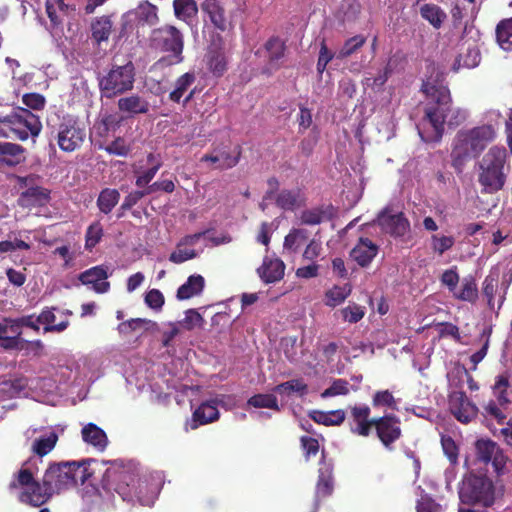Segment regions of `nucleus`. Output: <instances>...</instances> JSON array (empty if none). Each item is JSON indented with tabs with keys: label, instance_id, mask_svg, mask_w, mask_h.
<instances>
[{
	"label": "nucleus",
	"instance_id": "obj_1",
	"mask_svg": "<svg viewBox=\"0 0 512 512\" xmlns=\"http://www.w3.org/2000/svg\"><path fill=\"white\" fill-rule=\"evenodd\" d=\"M429 75L422 81L420 91L428 102L424 109L423 120L432 127L431 133L419 131L424 142H439L444 134V125L457 127L467 119V111L452 106V97L445 84V74L434 64L427 66Z\"/></svg>",
	"mask_w": 512,
	"mask_h": 512
},
{
	"label": "nucleus",
	"instance_id": "obj_2",
	"mask_svg": "<svg viewBox=\"0 0 512 512\" xmlns=\"http://www.w3.org/2000/svg\"><path fill=\"white\" fill-rule=\"evenodd\" d=\"M109 489L114 490L124 501L142 506H151L156 498L154 489L147 481L138 478V469L133 462L115 460L105 472Z\"/></svg>",
	"mask_w": 512,
	"mask_h": 512
},
{
	"label": "nucleus",
	"instance_id": "obj_3",
	"mask_svg": "<svg viewBox=\"0 0 512 512\" xmlns=\"http://www.w3.org/2000/svg\"><path fill=\"white\" fill-rule=\"evenodd\" d=\"M495 136V128L490 124L459 130L452 143L450 154L452 166L461 169L467 161L477 158Z\"/></svg>",
	"mask_w": 512,
	"mask_h": 512
},
{
	"label": "nucleus",
	"instance_id": "obj_4",
	"mask_svg": "<svg viewBox=\"0 0 512 512\" xmlns=\"http://www.w3.org/2000/svg\"><path fill=\"white\" fill-rule=\"evenodd\" d=\"M93 461L92 459H84L82 461L51 463L44 473L46 484L49 489L52 487L55 493L78 484L83 485L92 476L88 466Z\"/></svg>",
	"mask_w": 512,
	"mask_h": 512
},
{
	"label": "nucleus",
	"instance_id": "obj_5",
	"mask_svg": "<svg viewBox=\"0 0 512 512\" xmlns=\"http://www.w3.org/2000/svg\"><path fill=\"white\" fill-rule=\"evenodd\" d=\"M506 161L505 148L493 146L484 155L478 173L482 194H495L503 189L509 170V167H506Z\"/></svg>",
	"mask_w": 512,
	"mask_h": 512
},
{
	"label": "nucleus",
	"instance_id": "obj_6",
	"mask_svg": "<svg viewBox=\"0 0 512 512\" xmlns=\"http://www.w3.org/2000/svg\"><path fill=\"white\" fill-rule=\"evenodd\" d=\"M42 129L40 118L26 108L0 118V137L25 141L29 135L36 137Z\"/></svg>",
	"mask_w": 512,
	"mask_h": 512
},
{
	"label": "nucleus",
	"instance_id": "obj_7",
	"mask_svg": "<svg viewBox=\"0 0 512 512\" xmlns=\"http://www.w3.org/2000/svg\"><path fill=\"white\" fill-rule=\"evenodd\" d=\"M19 487L23 488L19 494V501L31 505L33 507H40L52 497L55 493L54 490L46 484V477L43 475L42 483L35 480L33 473L28 468L22 467L15 479L10 482L9 489L15 490Z\"/></svg>",
	"mask_w": 512,
	"mask_h": 512
},
{
	"label": "nucleus",
	"instance_id": "obj_8",
	"mask_svg": "<svg viewBox=\"0 0 512 512\" xmlns=\"http://www.w3.org/2000/svg\"><path fill=\"white\" fill-rule=\"evenodd\" d=\"M135 82V67L129 61L124 65H113L107 73L98 78L102 97L113 99L131 91Z\"/></svg>",
	"mask_w": 512,
	"mask_h": 512
},
{
	"label": "nucleus",
	"instance_id": "obj_9",
	"mask_svg": "<svg viewBox=\"0 0 512 512\" xmlns=\"http://www.w3.org/2000/svg\"><path fill=\"white\" fill-rule=\"evenodd\" d=\"M152 46L161 52L169 53L167 61L169 65L178 64L183 61L184 39L182 33L172 25H164L155 29L151 37Z\"/></svg>",
	"mask_w": 512,
	"mask_h": 512
},
{
	"label": "nucleus",
	"instance_id": "obj_10",
	"mask_svg": "<svg viewBox=\"0 0 512 512\" xmlns=\"http://www.w3.org/2000/svg\"><path fill=\"white\" fill-rule=\"evenodd\" d=\"M459 497L466 504H481L490 507L495 502V489L492 481L485 477L473 476L463 482Z\"/></svg>",
	"mask_w": 512,
	"mask_h": 512
},
{
	"label": "nucleus",
	"instance_id": "obj_11",
	"mask_svg": "<svg viewBox=\"0 0 512 512\" xmlns=\"http://www.w3.org/2000/svg\"><path fill=\"white\" fill-rule=\"evenodd\" d=\"M86 137L85 128L75 119L64 118L59 124L57 143L59 148L65 152H73L79 149Z\"/></svg>",
	"mask_w": 512,
	"mask_h": 512
},
{
	"label": "nucleus",
	"instance_id": "obj_12",
	"mask_svg": "<svg viewBox=\"0 0 512 512\" xmlns=\"http://www.w3.org/2000/svg\"><path fill=\"white\" fill-rule=\"evenodd\" d=\"M401 421L395 414H384L380 417H374L376 435L383 446L391 451L393 444L402 436Z\"/></svg>",
	"mask_w": 512,
	"mask_h": 512
},
{
	"label": "nucleus",
	"instance_id": "obj_13",
	"mask_svg": "<svg viewBox=\"0 0 512 512\" xmlns=\"http://www.w3.org/2000/svg\"><path fill=\"white\" fill-rule=\"evenodd\" d=\"M241 155L242 148L240 146L231 148L230 145L219 144L213 146L211 152L204 154L200 161L214 164V169L228 170L239 163Z\"/></svg>",
	"mask_w": 512,
	"mask_h": 512
},
{
	"label": "nucleus",
	"instance_id": "obj_14",
	"mask_svg": "<svg viewBox=\"0 0 512 512\" xmlns=\"http://www.w3.org/2000/svg\"><path fill=\"white\" fill-rule=\"evenodd\" d=\"M377 224L382 231L393 237H403L410 229V223L404 213H393L389 206L378 213Z\"/></svg>",
	"mask_w": 512,
	"mask_h": 512
},
{
	"label": "nucleus",
	"instance_id": "obj_15",
	"mask_svg": "<svg viewBox=\"0 0 512 512\" xmlns=\"http://www.w3.org/2000/svg\"><path fill=\"white\" fill-rule=\"evenodd\" d=\"M348 409L351 419L350 431L355 435L368 437L374 425L370 407L366 404H355L349 406Z\"/></svg>",
	"mask_w": 512,
	"mask_h": 512
},
{
	"label": "nucleus",
	"instance_id": "obj_16",
	"mask_svg": "<svg viewBox=\"0 0 512 512\" xmlns=\"http://www.w3.org/2000/svg\"><path fill=\"white\" fill-rule=\"evenodd\" d=\"M450 410L454 417L461 423L467 424L477 417L479 408L465 394L455 392L450 398Z\"/></svg>",
	"mask_w": 512,
	"mask_h": 512
},
{
	"label": "nucleus",
	"instance_id": "obj_17",
	"mask_svg": "<svg viewBox=\"0 0 512 512\" xmlns=\"http://www.w3.org/2000/svg\"><path fill=\"white\" fill-rule=\"evenodd\" d=\"M108 277V267L105 265H97L81 272L78 275V280L82 285H91L94 292L103 294L110 289V283L107 281Z\"/></svg>",
	"mask_w": 512,
	"mask_h": 512
},
{
	"label": "nucleus",
	"instance_id": "obj_18",
	"mask_svg": "<svg viewBox=\"0 0 512 512\" xmlns=\"http://www.w3.org/2000/svg\"><path fill=\"white\" fill-rule=\"evenodd\" d=\"M286 46L279 37L269 38L263 46L264 57L267 59V67L264 73L270 74L272 70H278L281 66L280 61L285 56Z\"/></svg>",
	"mask_w": 512,
	"mask_h": 512
},
{
	"label": "nucleus",
	"instance_id": "obj_19",
	"mask_svg": "<svg viewBox=\"0 0 512 512\" xmlns=\"http://www.w3.org/2000/svg\"><path fill=\"white\" fill-rule=\"evenodd\" d=\"M117 107L120 112L126 114L128 117L147 114L150 111V103L148 100L135 93L119 98Z\"/></svg>",
	"mask_w": 512,
	"mask_h": 512
},
{
	"label": "nucleus",
	"instance_id": "obj_20",
	"mask_svg": "<svg viewBox=\"0 0 512 512\" xmlns=\"http://www.w3.org/2000/svg\"><path fill=\"white\" fill-rule=\"evenodd\" d=\"M285 272V264L279 258L264 257L262 265L257 269L260 279L266 283H275L280 281Z\"/></svg>",
	"mask_w": 512,
	"mask_h": 512
},
{
	"label": "nucleus",
	"instance_id": "obj_21",
	"mask_svg": "<svg viewBox=\"0 0 512 512\" xmlns=\"http://www.w3.org/2000/svg\"><path fill=\"white\" fill-rule=\"evenodd\" d=\"M378 253V246L368 238H360L350 257L361 267L368 266Z\"/></svg>",
	"mask_w": 512,
	"mask_h": 512
},
{
	"label": "nucleus",
	"instance_id": "obj_22",
	"mask_svg": "<svg viewBox=\"0 0 512 512\" xmlns=\"http://www.w3.org/2000/svg\"><path fill=\"white\" fill-rule=\"evenodd\" d=\"M219 419V410L215 401H206L199 405L192 414L191 429L212 423Z\"/></svg>",
	"mask_w": 512,
	"mask_h": 512
},
{
	"label": "nucleus",
	"instance_id": "obj_23",
	"mask_svg": "<svg viewBox=\"0 0 512 512\" xmlns=\"http://www.w3.org/2000/svg\"><path fill=\"white\" fill-rule=\"evenodd\" d=\"M50 201V190L41 186H31L20 194L19 203L23 207H42Z\"/></svg>",
	"mask_w": 512,
	"mask_h": 512
},
{
	"label": "nucleus",
	"instance_id": "obj_24",
	"mask_svg": "<svg viewBox=\"0 0 512 512\" xmlns=\"http://www.w3.org/2000/svg\"><path fill=\"white\" fill-rule=\"evenodd\" d=\"M275 204L284 211H294L305 205V197L299 188L283 189L276 195Z\"/></svg>",
	"mask_w": 512,
	"mask_h": 512
},
{
	"label": "nucleus",
	"instance_id": "obj_25",
	"mask_svg": "<svg viewBox=\"0 0 512 512\" xmlns=\"http://www.w3.org/2000/svg\"><path fill=\"white\" fill-rule=\"evenodd\" d=\"M205 288V279L200 274L190 275L186 282L182 284L176 293V298L180 301L188 300L200 296Z\"/></svg>",
	"mask_w": 512,
	"mask_h": 512
},
{
	"label": "nucleus",
	"instance_id": "obj_26",
	"mask_svg": "<svg viewBox=\"0 0 512 512\" xmlns=\"http://www.w3.org/2000/svg\"><path fill=\"white\" fill-rule=\"evenodd\" d=\"M25 149L23 146L11 142L0 141V163L8 167H15L22 163Z\"/></svg>",
	"mask_w": 512,
	"mask_h": 512
},
{
	"label": "nucleus",
	"instance_id": "obj_27",
	"mask_svg": "<svg viewBox=\"0 0 512 512\" xmlns=\"http://www.w3.org/2000/svg\"><path fill=\"white\" fill-rule=\"evenodd\" d=\"M510 406L501 404L493 399L482 405L481 414L486 420L495 421L499 425H507Z\"/></svg>",
	"mask_w": 512,
	"mask_h": 512
},
{
	"label": "nucleus",
	"instance_id": "obj_28",
	"mask_svg": "<svg viewBox=\"0 0 512 512\" xmlns=\"http://www.w3.org/2000/svg\"><path fill=\"white\" fill-rule=\"evenodd\" d=\"M510 373L508 371H504L494 378V383L491 386V391L494 396L495 401L501 404H506L511 406L512 400L509 397V387H510Z\"/></svg>",
	"mask_w": 512,
	"mask_h": 512
},
{
	"label": "nucleus",
	"instance_id": "obj_29",
	"mask_svg": "<svg viewBox=\"0 0 512 512\" xmlns=\"http://www.w3.org/2000/svg\"><path fill=\"white\" fill-rule=\"evenodd\" d=\"M81 434L84 442L94 446L100 451H103L108 444L106 433L94 423L86 424L82 428Z\"/></svg>",
	"mask_w": 512,
	"mask_h": 512
},
{
	"label": "nucleus",
	"instance_id": "obj_30",
	"mask_svg": "<svg viewBox=\"0 0 512 512\" xmlns=\"http://www.w3.org/2000/svg\"><path fill=\"white\" fill-rule=\"evenodd\" d=\"M453 296L461 301L469 303H476L479 297L476 279L473 275L465 276L461 281V286L458 291L453 292Z\"/></svg>",
	"mask_w": 512,
	"mask_h": 512
},
{
	"label": "nucleus",
	"instance_id": "obj_31",
	"mask_svg": "<svg viewBox=\"0 0 512 512\" xmlns=\"http://www.w3.org/2000/svg\"><path fill=\"white\" fill-rule=\"evenodd\" d=\"M204 13L207 14L210 22L219 30L225 31L227 27L224 9L217 0L204 1L201 5Z\"/></svg>",
	"mask_w": 512,
	"mask_h": 512
},
{
	"label": "nucleus",
	"instance_id": "obj_32",
	"mask_svg": "<svg viewBox=\"0 0 512 512\" xmlns=\"http://www.w3.org/2000/svg\"><path fill=\"white\" fill-rule=\"evenodd\" d=\"M308 415L317 424H322L325 426H339L345 421L346 418L345 411L342 409L328 412L312 410Z\"/></svg>",
	"mask_w": 512,
	"mask_h": 512
},
{
	"label": "nucleus",
	"instance_id": "obj_33",
	"mask_svg": "<svg viewBox=\"0 0 512 512\" xmlns=\"http://www.w3.org/2000/svg\"><path fill=\"white\" fill-rule=\"evenodd\" d=\"M157 10L155 5L148 1H143L135 8L133 14L138 24L153 26L159 20Z\"/></svg>",
	"mask_w": 512,
	"mask_h": 512
},
{
	"label": "nucleus",
	"instance_id": "obj_34",
	"mask_svg": "<svg viewBox=\"0 0 512 512\" xmlns=\"http://www.w3.org/2000/svg\"><path fill=\"white\" fill-rule=\"evenodd\" d=\"M196 76L193 72H186L175 81V88L169 93V100L174 103H180L185 93L195 82Z\"/></svg>",
	"mask_w": 512,
	"mask_h": 512
},
{
	"label": "nucleus",
	"instance_id": "obj_35",
	"mask_svg": "<svg viewBox=\"0 0 512 512\" xmlns=\"http://www.w3.org/2000/svg\"><path fill=\"white\" fill-rule=\"evenodd\" d=\"M420 14L423 19L428 21L435 29L441 28L447 18L446 13L436 4H424L420 8Z\"/></svg>",
	"mask_w": 512,
	"mask_h": 512
},
{
	"label": "nucleus",
	"instance_id": "obj_36",
	"mask_svg": "<svg viewBox=\"0 0 512 512\" xmlns=\"http://www.w3.org/2000/svg\"><path fill=\"white\" fill-rule=\"evenodd\" d=\"M496 40L506 51H512V18L501 20L496 26Z\"/></svg>",
	"mask_w": 512,
	"mask_h": 512
},
{
	"label": "nucleus",
	"instance_id": "obj_37",
	"mask_svg": "<svg viewBox=\"0 0 512 512\" xmlns=\"http://www.w3.org/2000/svg\"><path fill=\"white\" fill-rule=\"evenodd\" d=\"M120 200V193L117 189H103L97 199V206L104 214H109Z\"/></svg>",
	"mask_w": 512,
	"mask_h": 512
},
{
	"label": "nucleus",
	"instance_id": "obj_38",
	"mask_svg": "<svg viewBox=\"0 0 512 512\" xmlns=\"http://www.w3.org/2000/svg\"><path fill=\"white\" fill-rule=\"evenodd\" d=\"M275 393L290 396L292 393H297L299 396H304L308 392V386L303 379H292L276 385L273 388Z\"/></svg>",
	"mask_w": 512,
	"mask_h": 512
},
{
	"label": "nucleus",
	"instance_id": "obj_39",
	"mask_svg": "<svg viewBox=\"0 0 512 512\" xmlns=\"http://www.w3.org/2000/svg\"><path fill=\"white\" fill-rule=\"evenodd\" d=\"M498 445L490 439H479L475 443L476 458L478 461L488 464L497 453Z\"/></svg>",
	"mask_w": 512,
	"mask_h": 512
},
{
	"label": "nucleus",
	"instance_id": "obj_40",
	"mask_svg": "<svg viewBox=\"0 0 512 512\" xmlns=\"http://www.w3.org/2000/svg\"><path fill=\"white\" fill-rule=\"evenodd\" d=\"M173 8L175 16L183 21L192 19L198 12V7L194 0H174Z\"/></svg>",
	"mask_w": 512,
	"mask_h": 512
},
{
	"label": "nucleus",
	"instance_id": "obj_41",
	"mask_svg": "<svg viewBox=\"0 0 512 512\" xmlns=\"http://www.w3.org/2000/svg\"><path fill=\"white\" fill-rule=\"evenodd\" d=\"M308 239V231L301 228H293L285 236L283 248L292 253L297 252L303 242Z\"/></svg>",
	"mask_w": 512,
	"mask_h": 512
},
{
	"label": "nucleus",
	"instance_id": "obj_42",
	"mask_svg": "<svg viewBox=\"0 0 512 512\" xmlns=\"http://www.w3.org/2000/svg\"><path fill=\"white\" fill-rule=\"evenodd\" d=\"M351 288L348 285L344 286H333L325 293V304L329 307H336L343 303L346 298L350 295Z\"/></svg>",
	"mask_w": 512,
	"mask_h": 512
},
{
	"label": "nucleus",
	"instance_id": "obj_43",
	"mask_svg": "<svg viewBox=\"0 0 512 512\" xmlns=\"http://www.w3.org/2000/svg\"><path fill=\"white\" fill-rule=\"evenodd\" d=\"M57 440L58 436L55 432H51L47 436H41L35 439L32 446V451L36 455L43 457L53 450L57 443Z\"/></svg>",
	"mask_w": 512,
	"mask_h": 512
},
{
	"label": "nucleus",
	"instance_id": "obj_44",
	"mask_svg": "<svg viewBox=\"0 0 512 512\" xmlns=\"http://www.w3.org/2000/svg\"><path fill=\"white\" fill-rule=\"evenodd\" d=\"M112 31V22L108 17H101L92 23V37L97 43L107 41Z\"/></svg>",
	"mask_w": 512,
	"mask_h": 512
},
{
	"label": "nucleus",
	"instance_id": "obj_45",
	"mask_svg": "<svg viewBox=\"0 0 512 512\" xmlns=\"http://www.w3.org/2000/svg\"><path fill=\"white\" fill-rule=\"evenodd\" d=\"M499 282L498 271H491L482 283V294L487 298V304L492 309L494 307V297Z\"/></svg>",
	"mask_w": 512,
	"mask_h": 512
},
{
	"label": "nucleus",
	"instance_id": "obj_46",
	"mask_svg": "<svg viewBox=\"0 0 512 512\" xmlns=\"http://www.w3.org/2000/svg\"><path fill=\"white\" fill-rule=\"evenodd\" d=\"M372 406L374 408L398 410L397 401L389 390L376 391L372 396Z\"/></svg>",
	"mask_w": 512,
	"mask_h": 512
},
{
	"label": "nucleus",
	"instance_id": "obj_47",
	"mask_svg": "<svg viewBox=\"0 0 512 512\" xmlns=\"http://www.w3.org/2000/svg\"><path fill=\"white\" fill-rule=\"evenodd\" d=\"M249 406L255 408H269L273 409L277 412L280 411V407L278 405V401L275 395L273 394H256L250 397L247 401Z\"/></svg>",
	"mask_w": 512,
	"mask_h": 512
},
{
	"label": "nucleus",
	"instance_id": "obj_48",
	"mask_svg": "<svg viewBox=\"0 0 512 512\" xmlns=\"http://www.w3.org/2000/svg\"><path fill=\"white\" fill-rule=\"evenodd\" d=\"M366 43V37L363 35H355L347 39L338 53V58L344 59L350 57L357 52Z\"/></svg>",
	"mask_w": 512,
	"mask_h": 512
},
{
	"label": "nucleus",
	"instance_id": "obj_49",
	"mask_svg": "<svg viewBox=\"0 0 512 512\" xmlns=\"http://www.w3.org/2000/svg\"><path fill=\"white\" fill-rule=\"evenodd\" d=\"M103 226L99 221L88 226L85 234V249L91 251L102 239Z\"/></svg>",
	"mask_w": 512,
	"mask_h": 512
},
{
	"label": "nucleus",
	"instance_id": "obj_50",
	"mask_svg": "<svg viewBox=\"0 0 512 512\" xmlns=\"http://www.w3.org/2000/svg\"><path fill=\"white\" fill-rule=\"evenodd\" d=\"M328 218L326 210L323 207H315L302 211L300 220L305 225H318Z\"/></svg>",
	"mask_w": 512,
	"mask_h": 512
},
{
	"label": "nucleus",
	"instance_id": "obj_51",
	"mask_svg": "<svg viewBox=\"0 0 512 512\" xmlns=\"http://www.w3.org/2000/svg\"><path fill=\"white\" fill-rule=\"evenodd\" d=\"M185 317L179 321V325L187 331H191L196 327H203L205 320L203 316L196 309H188L184 312Z\"/></svg>",
	"mask_w": 512,
	"mask_h": 512
},
{
	"label": "nucleus",
	"instance_id": "obj_52",
	"mask_svg": "<svg viewBox=\"0 0 512 512\" xmlns=\"http://www.w3.org/2000/svg\"><path fill=\"white\" fill-rule=\"evenodd\" d=\"M454 243L455 239L452 236H440L437 234L431 236V248L433 252L438 255H442L450 250L454 246Z\"/></svg>",
	"mask_w": 512,
	"mask_h": 512
},
{
	"label": "nucleus",
	"instance_id": "obj_53",
	"mask_svg": "<svg viewBox=\"0 0 512 512\" xmlns=\"http://www.w3.org/2000/svg\"><path fill=\"white\" fill-rule=\"evenodd\" d=\"M349 382L346 379H335L332 384L321 393L322 398H329L349 393Z\"/></svg>",
	"mask_w": 512,
	"mask_h": 512
},
{
	"label": "nucleus",
	"instance_id": "obj_54",
	"mask_svg": "<svg viewBox=\"0 0 512 512\" xmlns=\"http://www.w3.org/2000/svg\"><path fill=\"white\" fill-rule=\"evenodd\" d=\"M441 446L450 463L456 464L458 462L459 448L454 439L449 435H442Z\"/></svg>",
	"mask_w": 512,
	"mask_h": 512
},
{
	"label": "nucleus",
	"instance_id": "obj_55",
	"mask_svg": "<svg viewBox=\"0 0 512 512\" xmlns=\"http://www.w3.org/2000/svg\"><path fill=\"white\" fill-rule=\"evenodd\" d=\"M209 69L215 76H221L227 69L225 56L220 52H213L208 60Z\"/></svg>",
	"mask_w": 512,
	"mask_h": 512
},
{
	"label": "nucleus",
	"instance_id": "obj_56",
	"mask_svg": "<svg viewBox=\"0 0 512 512\" xmlns=\"http://www.w3.org/2000/svg\"><path fill=\"white\" fill-rule=\"evenodd\" d=\"M198 256V252L194 249H186L176 245V249L169 255V261L174 264H182L188 260Z\"/></svg>",
	"mask_w": 512,
	"mask_h": 512
},
{
	"label": "nucleus",
	"instance_id": "obj_57",
	"mask_svg": "<svg viewBox=\"0 0 512 512\" xmlns=\"http://www.w3.org/2000/svg\"><path fill=\"white\" fill-rule=\"evenodd\" d=\"M22 102L27 107L26 109L41 111L45 108L46 99L39 93H26L22 96Z\"/></svg>",
	"mask_w": 512,
	"mask_h": 512
},
{
	"label": "nucleus",
	"instance_id": "obj_58",
	"mask_svg": "<svg viewBox=\"0 0 512 512\" xmlns=\"http://www.w3.org/2000/svg\"><path fill=\"white\" fill-rule=\"evenodd\" d=\"M333 491V481L331 474H324L320 472L317 485H316V495L317 497H327Z\"/></svg>",
	"mask_w": 512,
	"mask_h": 512
},
{
	"label": "nucleus",
	"instance_id": "obj_59",
	"mask_svg": "<svg viewBox=\"0 0 512 512\" xmlns=\"http://www.w3.org/2000/svg\"><path fill=\"white\" fill-rule=\"evenodd\" d=\"M341 313L344 321L349 323H357L364 317L365 310L363 307L357 304H353L343 308Z\"/></svg>",
	"mask_w": 512,
	"mask_h": 512
},
{
	"label": "nucleus",
	"instance_id": "obj_60",
	"mask_svg": "<svg viewBox=\"0 0 512 512\" xmlns=\"http://www.w3.org/2000/svg\"><path fill=\"white\" fill-rule=\"evenodd\" d=\"M104 149L109 154L122 156V157H126L131 150L130 146L126 144V141L122 137H117L114 141H112Z\"/></svg>",
	"mask_w": 512,
	"mask_h": 512
},
{
	"label": "nucleus",
	"instance_id": "obj_61",
	"mask_svg": "<svg viewBox=\"0 0 512 512\" xmlns=\"http://www.w3.org/2000/svg\"><path fill=\"white\" fill-rule=\"evenodd\" d=\"M0 347L6 350H23L24 339L21 338V335L17 334L2 335L0 336Z\"/></svg>",
	"mask_w": 512,
	"mask_h": 512
},
{
	"label": "nucleus",
	"instance_id": "obj_62",
	"mask_svg": "<svg viewBox=\"0 0 512 512\" xmlns=\"http://www.w3.org/2000/svg\"><path fill=\"white\" fill-rule=\"evenodd\" d=\"M462 56L459 55L452 66V70L454 72H458L460 67H467V68H473L478 65L480 61V54L477 51L468 50L467 58L464 60V63H461Z\"/></svg>",
	"mask_w": 512,
	"mask_h": 512
},
{
	"label": "nucleus",
	"instance_id": "obj_63",
	"mask_svg": "<svg viewBox=\"0 0 512 512\" xmlns=\"http://www.w3.org/2000/svg\"><path fill=\"white\" fill-rule=\"evenodd\" d=\"M436 326L439 328V337H452L456 342L461 341V335L459 331V327L455 324H452L450 322H440L437 323Z\"/></svg>",
	"mask_w": 512,
	"mask_h": 512
},
{
	"label": "nucleus",
	"instance_id": "obj_64",
	"mask_svg": "<svg viewBox=\"0 0 512 512\" xmlns=\"http://www.w3.org/2000/svg\"><path fill=\"white\" fill-rule=\"evenodd\" d=\"M417 512H441V505L429 496H422L417 502Z\"/></svg>",
	"mask_w": 512,
	"mask_h": 512
}]
</instances>
